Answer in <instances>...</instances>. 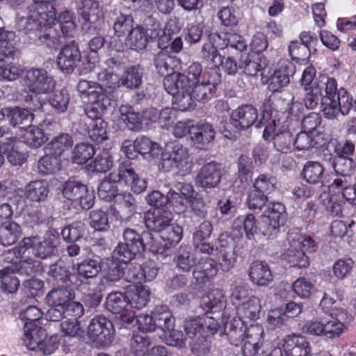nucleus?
<instances>
[{"label": "nucleus", "mask_w": 356, "mask_h": 356, "mask_svg": "<svg viewBox=\"0 0 356 356\" xmlns=\"http://www.w3.org/2000/svg\"><path fill=\"white\" fill-rule=\"evenodd\" d=\"M283 349L286 356H310L312 352L309 341L300 334L286 336Z\"/></svg>", "instance_id": "16"}, {"label": "nucleus", "mask_w": 356, "mask_h": 356, "mask_svg": "<svg viewBox=\"0 0 356 356\" xmlns=\"http://www.w3.org/2000/svg\"><path fill=\"white\" fill-rule=\"evenodd\" d=\"M21 234L20 226L15 222H6L0 226V243L3 245L15 243Z\"/></svg>", "instance_id": "44"}, {"label": "nucleus", "mask_w": 356, "mask_h": 356, "mask_svg": "<svg viewBox=\"0 0 356 356\" xmlns=\"http://www.w3.org/2000/svg\"><path fill=\"white\" fill-rule=\"evenodd\" d=\"M141 250H138L137 246L131 245L126 243H119L118 245L114 249L111 259H113L118 263H128L135 258L137 253H140Z\"/></svg>", "instance_id": "49"}, {"label": "nucleus", "mask_w": 356, "mask_h": 356, "mask_svg": "<svg viewBox=\"0 0 356 356\" xmlns=\"http://www.w3.org/2000/svg\"><path fill=\"white\" fill-rule=\"evenodd\" d=\"M334 308L331 310L332 320L324 322L323 337L334 339L339 337L346 328L345 323L348 320L346 310H341L340 314Z\"/></svg>", "instance_id": "21"}, {"label": "nucleus", "mask_w": 356, "mask_h": 356, "mask_svg": "<svg viewBox=\"0 0 356 356\" xmlns=\"http://www.w3.org/2000/svg\"><path fill=\"white\" fill-rule=\"evenodd\" d=\"M134 28L133 17L128 15H121L118 17L113 25L115 34L118 38L127 37V35L129 34Z\"/></svg>", "instance_id": "61"}, {"label": "nucleus", "mask_w": 356, "mask_h": 356, "mask_svg": "<svg viewBox=\"0 0 356 356\" xmlns=\"http://www.w3.org/2000/svg\"><path fill=\"white\" fill-rule=\"evenodd\" d=\"M77 91L83 100L88 102L86 113L88 118L104 115L111 104V99L105 90L98 83L81 80L76 86Z\"/></svg>", "instance_id": "2"}, {"label": "nucleus", "mask_w": 356, "mask_h": 356, "mask_svg": "<svg viewBox=\"0 0 356 356\" xmlns=\"http://www.w3.org/2000/svg\"><path fill=\"white\" fill-rule=\"evenodd\" d=\"M177 268L183 272H188L195 266V258L191 252L190 248L181 247L175 258Z\"/></svg>", "instance_id": "53"}, {"label": "nucleus", "mask_w": 356, "mask_h": 356, "mask_svg": "<svg viewBox=\"0 0 356 356\" xmlns=\"http://www.w3.org/2000/svg\"><path fill=\"white\" fill-rule=\"evenodd\" d=\"M353 100L350 95L343 88L337 90V85L331 94L325 95L321 105L324 116L330 120L336 118L339 114H348L353 107Z\"/></svg>", "instance_id": "5"}, {"label": "nucleus", "mask_w": 356, "mask_h": 356, "mask_svg": "<svg viewBox=\"0 0 356 356\" xmlns=\"http://www.w3.org/2000/svg\"><path fill=\"white\" fill-rule=\"evenodd\" d=\"M111 177L119 184L129 186L134 193H141L147 188L146 180L138 177L130 162L121 163L117 172H111Z\"/></svg>", "instance_id": "13"}, {"label": "nucleus", "mask_w": 356, "mask_h": 356, "mask_svg": "<svg viewBox=\"0 0 356 356\" xmlns=\"http://www.w3.org/2000/svg\"><path fill=\"white\" fill-rule=\"evenodd\" d=\"M341 191V196L350 204L356 205V188L348 184L346 176L334 179L329 186L330 191Z\"/></svg>", "instance_id": "37"}, {"label": "nucleus", "mask_w": 356, "mask_h": 356, "mask_svg": "<svg viewBox=\"0 0 356 356\" xmlns=\"http://www.w3.org/2000/svg\"><path fill=\"white\" fill-rule=\"evenodd\" d=\"M22 138L28 145L35 148L40 147L47 140L42 130L37 127L26 128L22 135Z\"/></svg>", "instance_id": "51"}, {"label": "nucleus", "mask_w": 356, "mask_h": 356, "mask_svg": "<svg viewBox=\"0 0 356 356\" xmlns=\"http://www.w3.org/2000/svg\"><path fill=\"white\" fill-rule=\"evenodd\" d=\"M14 37L13 32L0 29V81H14L22 73L23 69L16 63L5 64L3 58L13 56V47L9 40Z\"/></svg>", "instance_id": "7"}, {"label": "nucleus", "mask_w": 356, "mask_h": 356, "mask_svg": "<svg viewBox=\"0 0 356 356\" xmlns=\"http://www.w3.org/2000/svg\"><path fill=\"white\" fill-rule=\"evenodd\" d=\"M134 144L137 153L143 156L147 160H152L157 157L161 152V147L156 143H153L148 138L141 136L137 138Z\"/></svg>", "instance_id": "38"}, {"label": "nucleus", "mask_w": 356, "mask_h": 356, "mask_svg": "<svg viewBox=\"0 0 356 356\" xmlns=\"http://www.w3.org/2000/svg\"><path fill=\"white\" fill-rule=\"evenodd\" d=\"M27 253L22 239L17 246L5 251L2 254V257L3 261L7 263H19L22 266L24 264L29 266L30 257H29Z\"/></svg>", "instance_id": "39"}, {"label": "nucleus", "mask_w": 356, "mask_h": 356, "mask_svg": "<svg viewBox=\"0 0 356 356\" xmlns=\"http://www.w3.org/2000/svg\"><path fill=\"white\" fill-rule=\"evenodd\" d=\"M97 76L99 82V84L101 85L103 88L105 87L111 90V91H114L120 86L121 81L118 76L106 69L99 72Z\"/></svg>", "instance_id": "62"}, {"label": "nucleus", "mask_w": 356, "mask_h": 356, "mask_svg": "<svg viewBox=\"0 0 356 356\" xmlns=\"http://www.w3.org/2000/svg\"><path fill=\"white\" fill-rule=\"evenodd\" d=\"M248 276L252 284L259 286H267L273 280L270 268L264 261L257 260L251 263L248 268Z\"/></svg>", "instance_id": "22"}, {"label": "nucleus", "mask_w": 356, "mask_h": 356, "mask_svg": "<svg viewBox=\"0 0 356 356\" xmlns=\"http://www.w3.org/2000/svg\"><path fill=\"white\" fill-rule=\"evenodd\" d=\"M302 178L311 184H323L324 179V168L318 162H307L301 172Z\"/></svg>", "instance_id": "32"}, {"label": "nucleus", "mask_w": 356, "mask_h": 356, "mask_svg": "<svg viewBox=\"0 0 356 356\" xmlns=\"http://www.w3.org/2000/svg\"><path fill=\"white\" fill-rule=\"evenodd\" d=\"M120 120L125 124L126 127L133 131H138L142 126V116L135 112L131 106L122 105L120 107Z\"/></svg>", "instance_id": "43"}, {"label": "nucleus", "mask_w": 356, "mask_h": 356, "mask_svg": "<svg viewBox=\"0 0 356 356\" xmlns=\"http://www.w3.org/2000/svg\"><path fill=\"white\" fill-rule=\"evenodd\" d=\"M42 26L46 29L39 38L49 47H54L62 42L60 40L61 33L63 37H68L75 29V24L72 20V15L69 12L61 14L59 16L58 23L54 24V26H51L49 24L41 27Z\"/></svg>", "instance_id": "8"}, {"label": "nucleus", "mask_w": 356, "mask_h": 356, "mask_svg": "<svg viewBox=\"0 0 356 356\" xmlns=\"http://www.w3.org/2000/svg\"><path fill=\"white\" fill-rule=\"evenodd\" d=\"M60 169V159L59 157L48 152L38 162V170L43 175L54 173Z\"/></svg>", "instance_id": "54"}, {"label": "nucleus", "mask_w": 356, "mask_h": 356, "mask_svg": "<svg viewBox=\"0 0 356 356\" xmlns=\"http://www.w3.org/2000/svg\"><path fill=\"white\" fill-rule=\"evenodd\" d=\"M115 209L120 220L128 221L136 210V202L130 193H120L114 200Z\"/></svg>", "instance_id": "26"}, {"label": "nucleus", "mask_w": 356, "mask_h": 356, "mask_svg": "<svg viewBox=\"0 0 356 356\" xmlns=\"http://www.w3.org/2000/svg\"><path fill=\"white\" fill-rule=\"evenodd\" d=\"M104 265V280L106 283L118 282L122 277V269L118 261L108 258Z\"/></svg>", "instance_id": "50"}, {"label": "nucleus", "mask_w": 356, "mask_h": 356, "mask_svg": "<svg viewBox=\"0 0 356 356\" xmlns=\"http://www.w3.org/2000/svg\"><path fill=\"white\" fill-rule=\"evenodd\" d=\"M86 186L79 181L69 179L65 183L62 193L66 199L74 203L81 194L86 193Z\"/></svg>", "instance_id": "52"}, {"label": "nucleus", "mask_w": 356, "mask_h": 356, "mask_svg": "<svg viewBox=\"0 0 356 356\" xmlns=\"http://www.w3.org/2000/svg\"><path fill=\"white\" fill-rule=\"evenodd\" d=\"M48 184L44 180L30 181L25 187V195L32 202H42L49 194Z\"/></svg>", "instance_id": "31"}, {"label": "nucleus", "mask_w": 356, "mask_h": 356, "mask_svg": "<svg viewBox=\"0 0 356 356\" xmlns=\"http://www.w3.org/2000/svg\"><path fill=\"white\" fill-rule=\"evenodd\" d=\"M337 81L333 78L323 76L319 81H316L312 88H306L305 96L303 99L305 105L308 109H314L318 104L320 99L322 100L325 95H330L335 89Z\"/></svg>", "instance_id": "14"}, {"label": "nucleus", "mask_w": 356, "mask_h": 356, "mask_svg": "<svg viewBox=\"0 0 356 356\" xmlns=\"http://www.w3.org/2000/svg\"><path fill=\"white\" fill-rule=\"evenodd\" d=\"M261 309L260 299L257 296H252L246 301L237 306L236 311L238 316L245 321L259 318Z\"/></svg>", "instance_id": "29"}, {"label": "nucleus", "mask_w": 356, "mask_h": 356, "mask_svg": "<svg viewBox=\"0 0 356 356\" xmlns=\"http://www.w3.org/2000/svg\"><path fill=\"white\" fill-rule=\"evenodd\" d=\"M131 309H140L146 306L150 292L142 285H130L126 291Z\"/></svg>", "instance_id": "27"}, {"label": "nucleus", "mask_w": 356, "mask_h": 356, "mask_svg": "<svg viewBox=\"0 0 356 356\" xmlns=\"http://www.w3.org/2000/svg\"><path fill=\"white\" fill-rule=\"evenodd\" d=\"M81 60V52L78 45L72 42L64 46L57 56V65L65 73L72 72Z\"/></svg>", "instance_id": "18"}, {"label": "nucleus", "mask_w": 356, "mask_h": 356, "mask_svg": "<svg viewBox=\"0 0 356 356\" xmlns=\"http://www.w3.org/2000/svg\"><path fill=\"white\" fill-rule=\"evenodd\" d=\"M218 267L216 261L209 257L200 259L195 265L193 272V278L200 284L208 282L216 275Z\"/></svg>", "instance_id": "25"}, {"label": "nucleus", "mask_w": 356, "mask_h": 356, "mask_svg": "<svg viewBox=\"0 0 356 356\" xmlns=\"http://www.w3.org/2000/svg\"><path fill=\"white\" fill-rule=\"evenodd\" d=\"M259 57L254 55H243L238 67L249 76H254L262 68L259 63Z\"/></svg>", "instance_id": "63"}, {"label": "nucleus", "mask_w": 356, "mask_h": 356, "mask_svg": "<svg viewBox=\"0 0 356 356\" xmlns=\"http://www.w3.org/2000/svg\"><path fill=\"white\" fill-rule=\"evenodd\" d=\"M159 167L163 172L174 169L181 175L188 174L193 167V159L188 149L181 144H175L161 154Z\"/></svg>", "instance_id": "3"}, {"label": "nucleus", "mask_w": 356, "mask_h": 356, "mask_svg": "<svg viewBox=\"0 0 356 356\" xmlns=\"http://www.w3.org/2000/svg\"><path fill=\"white\" fill-rule=\"evenodd\" d=\"M143 76V70L138 65L131 66L124 72L120 81L122 85L126 88L136 89L140 86Z\"/></svg>", "instance_id": "47"}, {"label": "nucleus", "mask_w": 356, "mask_h": 356, "mask_svg": "<svg viewBox=\"0 0 356 356\" xmlns=\"http://www.w3.org/2000/svg\"><path fill=\"white\" fill-rule=\"evenodd\" d=\"M295 72V66L289 61H284L280 63L270 79L269 89L273 92L280 90L282 88L287 86L290 81L289 76Z\"/></svg>", "instance_id": "24"}, {"label": "nucleus", "mask_w": 356, "mask_h": 356, "mask_svg": "<svg viewBox=\"0 0 356 356\" xmlns=\"http://www.w3.org/2000/svg\"><path fill=\"white\" fill-rule=\"evenodd\" d=\"M286 218L285 207L280 202H270L267 205L262 215L264 223L268 229H277L283 225Z\"/></svg>", "instance_id": "23"}, {"label": "nucleus", "mask_w": 356, "mask_h": 356, "mask_svg": "<svg viewBox=\"0 0 356 356\" xmlns=\"http://www.w3.org/2000/svg\"><path fill=\"white\" fill-rule=\"evenodd\" d=\"M95 154L94 147L88 143L76 145L73 151V161L78 164L86 163Z\"/></svg>", "instance_id": "60"}, {"label": "nucleus", "mask_w": 356, "mask_h": 356, "mask_svg": "<svg viewBox=\"0 0 356 356\" xmlns=\"http://www.w3.org/2000/svg\"><path fill=\"white\" fill-rule=\"evenodd\" d=\"M258 111L250 104L242 105L232 112L230 122L238 129H246L256 122Z\"/></svg>", "instance_id": "20"}, {"label": "nucleus", "mask_w": 356, "mask_h": 356, "mask_svg": "<svg viewBox=\"0 0 356 356\" xmlns=\"http://www.w3.org/2000/svg\"><path fill=\"white\" fill-rule=\"evenodd\" d=\"M113 165V160L109 150L103 149L91 161L88 168L89 170L96 172H106Z\"/></svg>", "instance_id": "46"}, {"label": "nucleus", "mask_w": 356, "mask_h": 356, "mask_svg": "<svg viewBox=\"0 0 356 356\" xmlns=\"http://www.w3.org/2000/svg\"><path fill=\"white\" fill-rule=\"evenodd\" d=\"M23 241L30 257L29 273L41 270V263L35 258L44 259L54 255L60 243L58 233L51 230L46 232L43 236H31L24 237Z\"/></svg>", "instance_id": "1"}, {"label": "nucleus", "mask_w": 356, "mask_h": 356, "mask_svg": "<svg viewBox=\"0 0 356 356\" xmlns=\"http://www.w3.org/2000/svg\"><path fill=\"white\" fill-rule=\"evenodd\" d=\"M264 328L261 325H251L246 329L245 334L240 341L244 356H257L264 341Z\"/></svg>", "instance_id": "15"}, {"label": "nucleus", "mask_w": 356, "mask_h": 356, "mask_svg": "<svg viewBox=\"0 0 356 356\" xmlns=\"http://www.w3.org/2000/svg\"><path fill=\"white\" fill-rule=\"evenodd\" d=\"M156 329L161 328L164 332H170L175 325V319L166 306H158L153 311Z\"/></svg>", "instance_id": "41"}, {"label": "nucleus", "mask_w": 356, "mask_h": 356, "mask_svg": "<svg viewBox=\"0 0 356 356\" xmlns=\"http://www.w3.org/2000/svg\"><path fill=\"white\" fill-rule=\"evenodd\" d=\"M161 238L166 243L165 246L173 245L178 243L182 238V228L177 225L171 222L161 232Z\"/></svg>", "instance_id": "59"}, {"label": "nucleus", "mask_w": 356, "mask_h": 356, "mask_svg": "<svg viewBox=\"0 0 356 356\" xmlns=\"http://www.w3.org/2000/svg\"><path fill=\"white\" fill-rule=\"evenodd\" d=\"M289 247L284 253V259L292 267L305 268L309 265L307 251L314 250V241L309 236H303L298 232L289 233L287 237Z\"/></svg>", "instance_id": "4"}, {"label": "nucleus", "mask_w": 356, "mask_h": 356, "mask_svg": "<svg viewBox=\"0 0 356 356\" xmlns=\"http://www.w3.org/2000/svg\"><path fill=\"white\" fill-rule=\"evenodd\" d=\"M330 192L322 196L323 204L331 216H339L342 213V201L339 195L331 194Z\"/></svg>", "instance_id": "55"}, {"label": "nucleus", "mask_w": 356, "mask_h": 356, "mask_svg": "<svg viewBox=\"0 0 356 356\" xmlns=\"http://www.w3.org/2000/svg\"><path fill=\"white\" fill-rule=\"evenodd\" d=\"M221 177L220 165L216 162H210L200 168L196 176L195 183L202 188H211L219 184Z\"/></svg>", "instance_id": "19"}, {"label": "nucleus", "mask_w": 356, "mask_h": 356, "mask_svg": "<svg viewBox=\"0 0 356 356\" xmlns=\"http://www.w3.org/2000/svg\"><path fill=\"white\" fill-rule=\"evenodd\" d=\"M293 139L292 134L289 131L277 133L273 137V144L277 151L287 153L292 149Z\"/></svg>", "instance_id": "64"}, {"label": "nucleus", "mask_w": 356, "mask_h": 356, "mask_svg": "<svg viewBox=\"0 0 356 356\" xmlns=\"http://www.w3.org/2000/svg\"><path fill=\"white\" fill-rule=\"evenodd\" d=\"M176 19H170L168 21L164 29V35L161 36L159 39L158 44L159 48L165 49L170 44V49L175 53H178L182 49L183 42L181 38L177 37L174 39L173 41L170 42V38L165 35L166 34H170L171 31L172 32L179 31V28L176 26Z\"/></svg>", "instance_id": "36"}, {"label": "nucleus", "mask_w": 356, "mask_h": 356, "mask_svg": "<svg viewBox=\"0 0 356 356\" xmlns=\"http://www.w3.org/2000/svg\"><path fill=\"white\" fill-rule=\"evenodd\" d=\"M148 42L146 30L140 26H136L132 31L127 35L125 44L130 49L140 51L144 49Z\"/></svg>", "instance_id": "40"}, {"label": "nucleus", "mask_w": 356, "mask_h": 356, "mask_svg": "<svg viewBox=\"0 0 356 356\" xmlns=\"http://www.w3.org/2000/svg\"><path fill=\"white\" fill-rule=\"evenodd\" d=\"M202 81L192 86L191 91L186 95L191 97V108L195 102H206L210 99L216 91V85L220 81V76L216 69L205 70L202 75Z\"/></svg>", "instance_id": "9"}, {"label": "nucleus", "mask_w": 356, "mask_h": 356, "mask_svg": "<svg viewBox=\"0 0 356 356\" xmlns=\"http://www.w3.org/2000/svg\"><path fill=\"white\" fill-rule=\"evenodd\" d=\"M203 324H202L200 316L195 318L186 320L184 325V332L189 340L195 338L200 339H204L203 332Z\"/></svg>", "instance_id": "58"}, {"label": "nucleus", "mask_w": 356, "mask_h": 356, "mask_svg": "<svg viewBox=\"0 0 356 356\" xmlns=\"http://www.w3.org/2000/svg\"><path fill=\"white\" fill-rule=\"evenodd\" d=\"M188 77L179 72H173L166 76L163 79V86L165 90L173 97L172 103L176 108L181 111L191 108L192 100L189 95L179 92L178 83H185Z\"/></svg>", "instance_id": "12"}, {"label": "nucleus", "mask_w": 356, "mask_h": 356, "mask_svg": "<svg viewBox=\"0 0 356 356\" xmlns=\"http://www.w3.org/2000/svg\"><path fill=\"white\" fill-rule=\"evenodd\" d=\"M73 145L72 138L67 134H60L55 136L47 145L46 152L58 157L69 150Z\"/></svg>", "instance_id": "33"}, {"label": "nucleus", "mask_w": 356, "mask_h": 356, "mask_svg": "<svg viewBox=\"0 0 356 356\" xmlns=\"http://www.w3.org/2000/svg\"><path fill=\"white\" fill-rule=\"evenodd\" d=\"M46 335V331L41 327L29 323L24 325L23 341L29 350H36Z\"/></svg>", "instance_id": "34"}, {"label": "nucleus", "mask_w": 356, "mask_h": 356, "mask_svg": "<svg viewBox=\"0 0 356 356\" xmlns=\"http://www.w3.org/2000/svg\"><path fill=\"white\" fill-rule=\"evenodd\" d=\"M74 299L71 290L65 287L52 289L46 296V302L51 307L62 309L69 301Z\"/></svg>", "instance_id": "35"}, {"label": "nucleus", "mask_w": 356, "mask_h": 356, "mask_svg": "<svg viewBox=\"0 0 356 356\" xmlns=\"http://www.w3.org/2000/svg\"><path fill=\"white\" fill-rule=\"evenodd\" d=\"M172 216L170 211L163 208H154L145 213L146 227L153 232H161L172 222Z\"/></svg>", "instance_id": "17"}, {"label": "nucleus", "mask_w": 356, "mask_h": 356, "mask_svg": "<svg viewBox=\"0 0 356 356\" xmlns=\"http://www.w3.org/2000/svg\"><path fill=\"white\" fill-rule=\"evenodd\" d=\"M98 261L95 259H87L77 265L78 275L83 278L95 277L101 270Z\"/></svg>", "instance_id": "57"}, {"label": "nucleus", "mask_w": 356, "mask_h": 356, "mask_svg": "<svg viewBox=\"0 0 356 356\" xmlns=\"http://www.w3.org/2000/svg\"><path fill=\"white\" fill-rule=\"evenodd\" d=\"M78 13L86 23L94 24L102 17V8L98 1L83 0L78 8Z\"/></svg>", "instance_id": "28"}, {"label": "nucleus", "mask_w": 356, "mask_h": 356, "mask_svg": "<svg viewBox=\"0 0 356 356\" xmlns=\"http://www.w3.org/2000/svg\"><path fill=\"white\" fill-rule=\"evenodd\" d=\"M216 131L211 124L205 123L192 127L191 138L197 144L201 145V148L213 140Z\"/></svg>", "instance_id": "30"}, {"label": "nucleus", "mask_w": 356, "mask_h": 356, "mask_svg": "<svg viewBox=\"0 0 356 356\" xmlns=\"http://www.w3.org/2000/svg\"><path fill=\"white\" fill-rule=\"evenodd\" d=\"M22 81L30 92L36 95H44L51 92L56 81L53 76L44 68H31L27 70Z\"/></svg>", "instance_id": "6"}, {"label": "nucleus", "mask_w": 356, "mask_h": 356, "mask_svg": "<svg viewBox=\"0 0 356 356\" xmlns=\"http://www.w3.org/2000/svg\"><path fill=\"white\" fill-rule=\"evenodd\" d=\"M149 345L150 341L145 333L134 334L131 340V348L136 356H145Z\"/></svg>", "instance_id": "56"}, {"label": "nucleus", "mask_w": 356, "mask_h": 356, "mask_svg": "<svg viewBox=\"0 0 356 356\" xmlns=\"http://www.w3.org/2000/svg\"><path fill=\"white\" fill-rule=\"evenodd\" d=\"M105 306L108 311L119 315L122 326L134 322L136 311L131 309L126 293H110L106 297Z\"/></svg>", "instance_id": "11"}, {"label": "nucleus", "mask_w": 356, "mask_h": 356, "mask_svg": "<svg viewBox=\"0 0 356 356\" xmlns=\"http://www.w3.org/2000/svg\"><path fill=\"white\" fill-rule=\"evenodd\" d=\"M103 115L97 117L90 118L94 121L90 124L88 131L90 138L97 143H102L107 139V123L102 119Z\"/></svg>", "instance_id": "48"}, {"label": "nucleus", "mask_w": 356, "mask_h": 356, "mask_svg": "<svg viewBox=\"0 0 356 356\" xmlns=\"http://www.w3.org/2000/svg\"><path fill=\"white\" fill-rule=\"evenodd\" d=\"M244 320L238 316L226 323L225 330L229 338L231 343L239 346L241 339L245 336Z\"/></svg>", "instance_id": "42"}, {"label": "nucleus", "mask_w": 356, "mask_h": 356, "mask_svg": "<svg viewBox=\"0 0 356 356\" xmlns=\"http://www.w3.org/2000/svg\"><path fill=\"white\" fill-rule=\"evenodd\" d=\"M115 335L113 323L103 316L92 318L87 327L88 339L100 346L109 345Z\"/></svg>", "instance_id": "10"}, {"label": "nucleus", "mask_w": 356, "mask_h": 356, "mask_svg": "<svg viewBox=\"0 0 356 356\" xmlns=\"http://www.w3.org/2000/svg\"><path fill=\"white\" fill-rule=\"evenodd\" d=\"M111 172L106 176L98 186V196L106 201L115 200L118 193V181L113 179Z\"/></svg>", "instance_id": "45"}]
</instances>
